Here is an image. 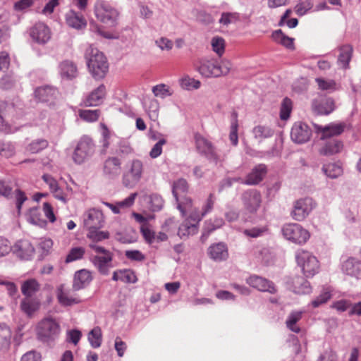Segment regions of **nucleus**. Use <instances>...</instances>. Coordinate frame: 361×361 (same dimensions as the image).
I'll return each instance as SVG.
<instances>
[{"instance_id":"nucleus-39","label":"nucleus","mask_w":361,"mask_h":361,"mask_svg":"<svg viewBox=\"0 0 361 361\" xmlns=\"http://www.w3.org/2000/svg\"><path fill=\"white\" fill-rule=\"evenodd\" d=\"M303 313L304 311L291 312L286 321L287 328L294 333H299L300 331V328L297 326V322L302 319Z\"/></svg>"},{"instance_id":"nucleus-26","label":"nucleus","mask_w":361,"mask_h":361,"mask_svg":"<svg viewBox=\"0 0 361 361\" xmlns=\"http://www.w3.org/2000/svg\"><path fill=\"white\" fill-rule=\"evenodd\" d=\"M106 89L104 85L102 84L93 90L83 100L86 106H96L101 104L106 96Z\"/></svg>"},{"instance_id":"nucleus-60","label":"nucleus","mask_w":361,"mask_h":361,"mask_svg":"<svg viewBox=\"0 0 361 361\" xmlns=\"http://www.w3.org/2000/svg\"><path fill=\"white\" fill-rule=\"evenodd\" d=\"M330 298V292L327 290H324L318 297L312 301L311 305L313 307H318L321 305L326 303Z\"/></svg>"},{"instance_id":"nucleus-55","label":"nucleus","mask_w":361,"mask_h":361,"mask_svg":"<svg viewBox=\"0 0 361 361\" xmlns=\"http://www.w3.org/2000/svg\"><path fill=\"white\" fill-rule=\"evenodd\" d=\"M200 86L201 82L198 80L190 78L189 76L182 78V87H184L187 90L192 91L197 90Z\"/></svg>"},{"instance_id":"nucleus-24","label":"nucleus","mask_w":361,"mask_h":361,"mask_svg":"<svg viewBox=\"0 0 361 361\" xmlns=\"http://www.w3.org/2000/svg\"><path fill=\"white\" fill-rule=\"evenodd\" d=\"M56 298L59 303L63 307H69L79 304L81 300L75 295H72L70 290L64 288V285H59L56 288Z\"/></svg>"},{"instance_id":"nucleus-37","label":"nucleus","mask_w":361,"mask_h":361,"mask_svg":"<svg viewBox=\"0 0 361 361\" xmlns=\"http://www.w3.org/2000/svg\"><path fill=\"white\" fill-rule=\"evenodd\" d=\"M145 111L152 121H157L159 118V104L157 99H147L144 102Z\"/></svg>"},{"instance_id":"nucleus-31","label":"nucleus","mask_w":361,"mask_h":361,"mask_svg":"<svg viewBox=\"0 0 361 361\" xmlns=\"http://www.w3.org/2000/svg\"><path fill=\"white\" fill-rule=\"evenodd\" d=\"M12 332L6 323H0V355L4 354L10 348Z\"/></svg>"},{"instance_id":"nucleus-13","label":"nucleus","mask_w":361,"mask_h":361,"mask_svg":"<svg viewBox=\"0 0 361 361\" xmlns=\"http://www.w3.org/2000/svg\"><path fill=\"white\" fill-rule=\"evenodd\" d=\"M313 126L316 133L320 135L321 140H326L331 137L341 135L346 127L344 123H331L324 126L313 123Z\"/></svg>"},{"instance_id":"nucleus-48","label":"nucleus","mask_w":361,"mask_h":361,"mask_svg":"<svg viewBox=\"0 0 361 361\" xmlns=\"http://www.w3.org/2000/svg\"><path fill=\"white\" fill-rule=\"evenodd\" d=\"M48 147V141L45 139H37L31 142L27 147V150L36 154Z\"/></svg>"},{"instance_id":"nucleus-58","label":"nucleus","mask_w":361,"mask_h":361,"mask_svg":"<svg viewBox=\"0 0 361 361\" xmlns=\"http://www.w3.org/2000/svg\"><path fill=\"white\" fill-rule=\"evenodd\" d=\"M224 224V221L221 217H215L213 219L207 220L204 222L206 229L209 232L220 228Z\"/></svg>"},{"instance_id":"nucleus-50","label":"nucleus","mask_w":361,"mask_h":361,"mask_svg":"<svg viewBox=\"0 0 361 361\" xmlns=\"http://www.w3.org/2000/svg\"><path fill=\"white\" fill-rule=\"evenodd\" d=\"M100 228H94L88 230L87 236L94 243H97L109 238L108 231H101Z\"/></svg>"},{"instance_id":"nucleus-9","label":"nucleus","mask_w":361,"mask_h":361,"mask_svg":"<svg viewBox=\"0 0 361 361\" xmlns=\"http://www.w3.org/2000/svg\"><path fill=\"white\" fill-rule=\"evenodd\" d=\"M316 203L311 197L300 198L293 203L290 216L297 221H303L315 207Z\"/></svg>"},{"instance_id":"nucleus-29","label":"nucleus","mask_w":361,"mask_h":361,"mask_svg":"<svg viewBox=\"0 0 361 361\" xmlns=\"http://www.w3.org/2000/svg\"><path fill=\"white\" fill-rule=\"evenodd\" d=\"M92 280L91 272L87 269H81L75 273L73 289L79 290L90 284Z\"/></svg>"},{"instance_id":"nucleus-45","label":"nucleus","mask_w":361,"mask_h":361,"mask_svg":"<svg viewBox=\"0 0 361 361\" xmlns=\"http://www.w3.org/2000/svg\"><path fill=\"white\" fill-rule=\"evenodd\" d=\"M148 202L149 204V209L152 212H159L164 207V200L161 195L157 193L151 194L148 197Z\"/></svg>"},{"instance_id":"nucleus-6","label":"nucleus","mask_w":361,"mask_h":361,"mask_svg":"<svg viewBox=\"0 0 361 361\" xmlns=\"http://www.w3.org/2000/svg\"><path fill=\"white\" fill-rule=\"evenodd\" d=\"M144 173V165L141 160L135 159L123 173L122 183L128 188H133L140 182Z\"/></svg>"},{"instance_id":"nucleus-33","label":"nucleus","mask_w":361,"mask_h":361,"mask_svg":"<svg viewBox=\"0 0 361 361\" xmlns=\"http://www.w3.org/2000/svg\"><path fill=\"white\" fill-rule=\"evenodd\" d=\"M291 290L299 295L310 294L312 293V287L309 281L302 277L297 276L293 279Z\"/></svg>"},{"instance_id":"nucleus-22","label":"nucleus","mask_w":361,"mask_h":361,"mask_svg":"<svg viewBox=\"0 0 361 361\" xmlns=\"http://www.w3.org/2000/svg\"><path fill=\"white\" fill-rule=\"evenodd\" d=\"M267 173V166L264 164H259L246 176L245 180L242 183L247 185H257L264 179Z\"/></svg>"},{"instance_id":"nucleus-21","label":"nucleus","mask_w":361,"mask_h":361,"mask_svg":"<svg viewBox=\"0 0 361 361\" xmlns=\"http://www.w3.org/2000/svg\"><path fill=\"white\" fill-rule=\"evenodd\" d=\"M113 254L106 252L104 255H96L92 258V262L99 272L102 275H108L109 271L114 267L112 264Z\"/></svg>"},{"instance_id":"nucleus-5","label":"nucleus","mask_w":361,"mask_h":361,"mask_svg":"<svg viewBox=\"0 0 361 361\" xmlns=\"http://www.w3.org/2000/svg\"><path fill=\"white\" fill-rule=\"evenodd\" d=\"M281 232L286 240L298 245L305 244L310 237L309 231L297 223L283 224Z\"/></svg>"},{"instance_id":"nucleus-1","label":"nucleus","mask_w":361,"mask_h":361,"mask_svg":"<svg viewBox=\"0 0 361 361\" xmlns=\"http://www.w3.org/2000/svg\"><path fill=\"white\" fill-rule=\"evenodd\" d=\"M215 197L213 193L208 196L205 204L203 205L201 214L196 208L192 209V200L190 197H182V216H187L182 223V235H192L198 231V226L202 219L207 214L210 213L214 207Z\"/></svg>"},{"instance_id":"nucleus-18","label":"nucleus","mask_w":361,"mask_h":361,"mask_svg":"<svg viewBox=\"0 0 361 361\" xmlns=\"http://www.w3.org/2000/svg\"><path fill=\"white\" fill-rule=\"evenodd\" d=\"M83 224L87 230L101 228L104 224V218L102 211L90 209L83 215Z\"/></svg>"},{"instance_id":"nucleus-3","label":"nucleus","mask_w":361,"mask_h":361,"mask_svg":"<svg viewBox=\"0 0 361 361\" xmlns=\"http://www.w3.org/2000/svg\"><path fill=\"white\" fill-rule=\"evenodd\" d=\"M59 322L51 317L42 319L37 326V336L39 341L50 344L54 343L61 334Z\"/></svg>"},{"instance_id":"nucleus-4","label":"nucleus","mask_w":361,"mask_h":361,"mask_svg":"<svg viewBox=\"0 0 361 361\" xmlns=\"http://www.w3.org/2000/svg\"><path fill=\"white\" fill-rule=\"evenodd\" d=\"M295 259L305 277H313L319 272V261L310 252L298 250L295 252Z\"/></svg>"},{"instance_id":"nucleus-36","label":"nucleus","mask_w":361,"mask_h":361,"mask_svg":"<svg viewBox=\"0 0 361 361\" xmlns=\"http://www.w3.org/2000/svg\"><path fill=\"white\" fill-rule=\"evenodd\" d=\"M112 280L121 281L124 283H134L137 281L135 273L130 269H123L116 271L113 273Z\"/></svg>"},{"instance_id":"nucleus-14","label":"nucleus","mask_w":361,"mask_h":361,"mask_svg":"<svg viewBox=\"0 0 361 361\" xmlns=\"http://www.w3.org/2000/svg\"><path fill=\"white\" fill-rule=\"evenodd\" d=\"M121 160L116 157H109L103 164L102 174L109 180H116L121 173Z\"/></svg>"},{"instance_id":"nucleus-54","label":"nucleus","mask_w":361,"mask_h":361,"mask_svg":"<svg viewBox=\"0 0 361 361\" xmlns=\"http://www.w3.org/2000/svg\"><path fill=\"white\" fill-rule=\"evenodd\" d=\"M313 7V3L311 0H300L295 7L296 13L302 16Z\"/></svg>"},{"instance_id":"nucleus-61","label":"nucleus","mask_w":361,"mask_h":361,"mask_svg":"<svg viewBox=\"0 0 361 361\" xmlns=\"http://www.w3.org/2000/svg\"><path fill=\"white\" fill-rule=\"evenodd\" d=\"M16 82L17 79L16 77L6 75L1 78L0 80V86L4 90H8L11 88Z\"/></svg>"},{"instance_id":"nucleus-51","label":"nucleus","mask_w":361,"mask_h":361,"mask_svg":"<svg viewBox=\"0 0 361 361\" xmlns=\"http://www.w3.org/2000/svg\"><path fill=\"white\" fill-rule=\"evenodd\" d=\"M85 250L82 247H73L68 252L65 259L66 263H70L83 257Z\"/></svg>"},{"instance_id":"nucleus-27","label":"nucleus","mask_w":361,"mask_h":361,"mask_svg":"<svg viewBox=\"0 0 361 361\" xmlns=\"http://www.w3.org/2000/svg\"><path fill=\"white\" fill-rule=\"evenodd\" d=\"M343 274L357 279H361V262L354 257H349L341 264Z\"/></svg>"},{"instance_id":"nucleus-2","label":"nucleus","mask_w":361,"mask_h":361,"mask_svg":"<svg viewBox=\"0 0 361 361\" xmlns=\"http://www.w3.org/2000/svg\"><path fill=\"white\" fill-rule=\"evenodd\" d=\"M85 56L88 70L95 80L104 78L109 70V64L104 54L93 46H89Z\"/></svg>"},{"instance_id":"nucleus-42","label":"nucleus","mask_w":361,"mask_h":361,"mask_svg":"<svg viewBox=\"0 0 361 361\" xmlns=\"http://www.w3.org/2000/svg\"><path fill=\"white\" fill-rule=\"evenodd\" d=\"M39 303L37 300L30 298L22 300L20 302L21 310L28 316H31L39 309Z\"/></svg>"},{"instance_id":"nucleus-43","label":"nucleus","mask_w":361,"mask_h":361,"mask_svg":"<svg viewBox=\"0 0 361 361\" xmlns=\"http://www.w3.org/2000/svg\"><path fill=\"white\" fill-rule=\"evenodd\" d=\"M272 38L273 39L285 47L293 49H294V43H293V39L290 38L286 35H285L281 30H277L273 32L272 33Z\"/></svg>"},{"instance_id":"nucleus-25","label":"nucleus","mask_w":361,"mask_h":361,"mask_svg":"<svg viewBox=\"0 0 361 361\" xmlns=\"http://www.w3.org/2000/svg\"><path fill=\"white\" fill-rule=\"evenodd\" d=\"M207 254L215 262L225 261L228 258L227 245L222 242L214 243L209 247Z\"/></svg>"},{"instance_id":"nucleus-19","label":"nucleus","mask_w":361,"mask_h":361,"mask_svg":"<svg viewBox=\"0 0 361 361\" xmlns=\"http://www.w3.org/2000/svg\"><path fill=\"white\" fill-rule=\"evenodd\" d=\"M30 36L36 43L44 44L51 38V31L47 25L39 22L30 28Z\"/></svg>"},{"instance_id":"nucleus-8","label":"nucleus","mask_w":361,"mask_h":361,"mask_svg":"<svg viewBox=\"0 0 361 361\" xmlns=\"http://www.w3.org/2000/svg\"><path fill=\"white\" fill-rule=\"evenodd\" d=\"M97 18L109 26L115 25L118 16V11L104 0H97L94 4Z\"/></svg>"},{"instance_id":"nucleus-59","label":"nucleus","mask_w":361,"mask_h":361,"mask_svg":"<svg viewBox=\"0 0 361 361\" xmlns=\"http://www.w3.org/2000/svg\"><path fill=\"white\" fill-rule=\"evenodd\" d=\"M315 81L322 90L333 91L335 90L336 82L333 80H325L324 78H317Z\"/></svg>"},{"instance_id":"nucleus-49","label":"nucleus","mask_w":361,"mask_h":361,"mask_svg":"<svg viewBox=\"0 0 361 361\" xmlns=\"http://www.w3.org/2000/svg\"><path fill=\"white\" fill-rule=\"evenodd\" d=\"M293 109V102L288 97H285L280 108V118L281 120H287L290 115Z\"/></svg>"},{"instance_id":"nucleus-12","label":"nucleus","mask_w":361,"mask_h":361,"mask_svg":"<svg viewBox=\"0 0 361 361\" xmlns=\"http://www.w3.org/2000/svg\"><path fill=\"white\" fill-rule=\"evenodd\" d=\"M242 201L245 209L250 214H255L262 203L261 193L256 189H250L242 195Z\"/></svg>"},{"instance_id":"nucleus-16","label":"nucleus","mask_w":361,"mask_h":361,"mask_svg":"<svg viewBox=\"0 0 361 361\" xmlns=\"http://www.w3.org/2000/svg\"><path fill=\"white\" fill-rule=\"evenodd\" d=\"M246 283L261 292H267L271 294H275L277 292V289L271 281L258 275L250 276L246 279Z\"/></svg>"},{"instance_id":"nucleus-41","label":"nucleus","mask_w":361,"mask_h":361,"mask_svg":"<svg viewBox=\"0 0 361 361\" xmlns=\"http://www.w3.org/2000/svg\"><path fill=\"white\" fill-rule=\"evenodd\" d=\"M254 137L262 142L264 139L272 137L274 134V130L266 126H257L252 130Z\"/></svg>"},{"instance_id":"nucleus-52","label":"nucleus","mask_w":361,"mask_h":361,"mask_svg":"<svg viewBox=\"0 0 361 361\" xmlns=\"http://www.w3.org/2000/svg\"><path fill=\"white\" fill-rule=\"evenodd\" d=\"M239 13L236 12H224L219 20V23L228 26L231 23H235L239 20Z\"/></svg>"},{"instance_id":"nucleus-46","label":"nucleus","mask_w":361,"mask_h":361,"mask_svg":"<svg viewBox=\"0 0 361 361\" xmlns=\"http://www.w3.org/2000/svg\"><path fill=\"white\" fill-rule=\"evenodd\" d=\"M88 341L94 348L100 347L102 344V331L99 327H95L88 334Z\"/></svg>"},{"instance_id":"nucleus-64","label":"nucleus","mask_w":361,"mask_h":361,"mask_svg":"<svg viewBox=\"0 0 361 361\" xmlns=\"http://www.w3.org/2000/svg\"><path fill=\"white\" fill-rule=\"evenodd\" d=\"M20 361H41V355L36 351H29L22 356Z\"/></svg>"},{"instance_id":"nucleus-20","label":"nucleus","mask_w":361,"mask_h":361,"mask_svg":"<svg viewBox=\"0 0 361 361\" xmlns=\"http://www.w3.org/2000/svg\"><path fill=\"white\" fill-rule=\"evenodd\" d=\"M335 109V104L333 99L317 98L312 102V109L313 112L319 115H328Z\"/></svg>"},{"instance_id":"nucleus-23","label":"nucleus","mask_w":361,"mask_h":361,"mask_svg":"<svg viewBox=\"0 0 361 361\" xmlns=\"http://www.w3.org/2000/svg\"><path fill=\"white\" fill-rule=\"evenodd\" d=\"M197 71L203 77H219L220 71L217 67V61L214 59H202L197 67Z\"/></svg>"},{"instance_id":"nucleus-40","label":"nucleus","mask_w":361,"mask_h":361,"mask_svg":"<svg viewBox=\"0 0 361 361\" xmlns=\"http://www.w3.org/2000/svg\"><path fill=\"white\" fill-rule=\"evenodd\" d=\"M26 218L29 223L41 228L44 227L47 224L46 221L42 218L40 210L37 207L30 208L26 214Z\"/></svg>"},{"instance_id":"nucleus-30","label":"nucleus","mask_w":361,"mask_h":361,"mask_svg":"<svg viewBox=\"0 0 361 361\" xmlns=\"http://www.w3.org/2000/svg\"><path fill=\"white\" fill-rule=\"evenodd\" d=\"M67 25L76 30L85 28L87 25V21L84 16L73 10L68 11L65 16Z\"/></svg>"},{"instance_id":"nucleus-44","label":"nucleus","mask_w":361,"mask_h":361,"mask_svg":"<svg viewBox=\"0 0 361 361\" xmlns=\"http://www.w3.org/2000/svg\"><path fill=\"white\" fill-rule=\"evenodd\" d=\"M322 171L324 174L332 179L337 178L343 173L342 168L338 164L330 163L322 166Z\"/></svg>"},{"instance_id":"nucleus-56","label":"nucleus","mask_w":361,"mask_h":361,"mask_svg":"<svg viewBox=\"0 0 361 361\" xmlns=\"http://www.w3.org/2000/svg\"><path fill=\"white\" fill-rule=\"evenodd\" d=\"M211 44L213 51L216 52L218 56H221L225 50L224 39L222 37H215L212 38Z\"/></svg>"},{"instance_id":"nucleus-11","label":"nucleus","mask_w":361,"mask_h":361,"mask_svg":"<svg viewBox=\"0 0 361 361\" xmlns=\"http://www.w3.org/2000/svg\"><path fill=\"white\" fill-rule=\"evenodd\" d=\"M0 195L7 199L14 197L16 209L19 214L20 213L23 204L27 200L25 193L20 189L15 190L13 193L11 187L6 181L1 179H0Z\"/></svg>"},{"instance_id":"nucleus-15","label":"nucleus","mask_w":361,"mask_h":361,"mask_svg":"<svg viewBox=\"0 0 361 361\" xmlns=\"http://www.w3.org/2000/svg\"><path fill=\"white\" fill-rule=\"evenodd\" d=\"M312 136V129L308 125L302 121L295 122L291 128V140L298 144H303L308 142Z\"/></svg>"},{"instance_id":"nucleus-34","label":"nucleus","mask_w":361,"mask_h":361,"mask_svg":"<svg viewBox=\"0 0 361 361\" xmlns=\"http://www.w3.org/2000/svg\"><path fill=\"white\" fill-rule=\"evenodd\" d=\"M340 54L338 58V63L343 68L346 69L349 66L351 60L353 49L350 44H344L339 48Z\"/></svg>"},{"instance_id":"nucleus-17","label":"nucleus","mask_w":361,"mask_h":361,"mask_svg":"<svg viewBox=\"0 0 361 361\" xmlns=\"http://www.w3.org/2000/svg\"><path fill=\"white\" fill-rule=\"evenodd\" d=\"M11 251L19 259L22 260H30L35 255V248L28 240H19L13 246H11Z\"/></svg>"},{"instance_id":"nucleus-35","label":"nucleus","mask_w":361,"mask_h":361,"mask_svg":"<svg viewBox=\"0 0 361 361\" xmlns=\"http://www.w3.org/2000/svg\"><path fill=\"white\" fill-rule=\"evenodd\" d=\"M59 72L63 78L72 79L77 75V67L71 61H63L59 65Z\"/></svg>"},{"instance_id":"nucleus-57","label":"nucleus","mask_w":361,"mask_h":361,"mask_svg":"<svg viewBox=\"0 0 361 361\" xmlns=\"http://www.w3.org/2000/svg\"><path fill=\"white\" fill-rule=\"evenodd\" d=\"M152 90L155 97L162 99L171 94L169 87L164 84L157 85L152 87Z\"/></svg>"},{"instance_id":"nucleus-28","label":"nucleus","mask_w":361,"mask_h":361,"mask_svg":"<svg viewBox=\"0 0 361 361\" xmlns=\"http://www.w3.org/2000/svg\"><path fill=\"white\" fill-rule=\"evenodd\" d=\"M57 93V90L49 85L39 87L35 91V97L39 102L50 104L56 99Z\"/></svg>"},{"instance_id":"nucleus-63","label":"nucleus","mask_w":361,"mask_h":361,"mask_svg":"<svg viewBox=\"0 0 361 361\" xmlns=\"http://www.w3.org/2000/svg\"><path fill=\"white\" fill-rule=\"evenodd\" d=\"M125 255L132 261L142 262L145 259V256L139 250H126Z\"/></svg>"},{"instance_id":"nucleus-62","label":"nucleus","mask_w":361,"mask_h":361,"mask_svg":"<svg viewBox=\"0 0 361 361\" xmlns=\"http://www.w3.org/2000/svg\"><path fill=\"white\" fill-rule=\"evenodd\" d=\"M166 143L165 139L159 140L152 148L149 156L152 159L157 158L162 152V146Z\"/></svg>"},{"instance_id":"nucleus-38","label":"nucleus","mask_w":361,"mask_h":361,"mask_svg":"<svg viewBox=\"0 0 361 361\" xmlns=\"http://www.w3.org/2000/svg\"><path fill=\"white\" fill-rule=\"evenodd\" d=\"M40 285L35 279H30L25 281L21 286L22 293L26 298H31L39 291Z\"/></svg>"},{"instance_id":"nucleus-47","label":"nucleus","mask_w":361,"mask_h":361,"mask_svg":"<svg viewBox=\"0 0 361 361\" xmlns=\"http://www.w3.org/2000/svg\"><path fill=\"white\" fill-rule=\"evenodd\" d=\"M232 120L231 123V130L229 134V140L233 145L236 146L238 143V122L237 119V114L233 112L232 114Z\"/></svg>"},{"instance_id":"nucleus-53","label":"nucleus","mask_w":361,"mask_h":361,"mask_svg":"<svg viewBox=\"0 0 361 361\" xmlns=\"http://www.w3.org/2000/svg\"><path fill=\"white\" fill-rule=\"evenodd\" d=\"M80 117L87 122H94L98 120L100 116V111L99 109L94 110H81L79 113Z\"/></svg>"},{"instance_id":"nucleus-10","label":"nucleus","mask_w":361,"mask_h":361,"mask_svg":"<svg viewBox=\"0 0 361 361\" xmlns=\"http://www.w3.org/2000/svg\"><path fill=\"white\" fill-rule=\"evenodd\" d=\"M196 148L200 154L204 155L209 161L217 164L221 161L212 143L200 134L195 135Z\"/></svg>"},{"instance_id":"nucleus-7","label":"nucleus","mask_w":361,"mask_h":361,"mask_svg":"<svg viewBox=\"0 0 361 361\" xmlns=\"http://www.w3.org/2000/svg\"><path fill=\"white\" fill-rule=\"evenodd\" d=\"M95 145L88 136H82L75 148L73 160L77 164H81L90 158L94 153Z\"/></svg>"},{"instance_id":"nucleus-32","label":"nucleus","mask_w":361,"mask_h":361,"mask_svg":"<svg viewBox=\"0 0 361 361\" xmlns=\"http://www.w3.org/2000/svg\"><path fill=\"white\" fill-rule=\"evenodd\" d=\"M343 147V142L337 139H329L320 148L319 153L324 156H330L340 152Z\"/></svg>"}]
</instances>
